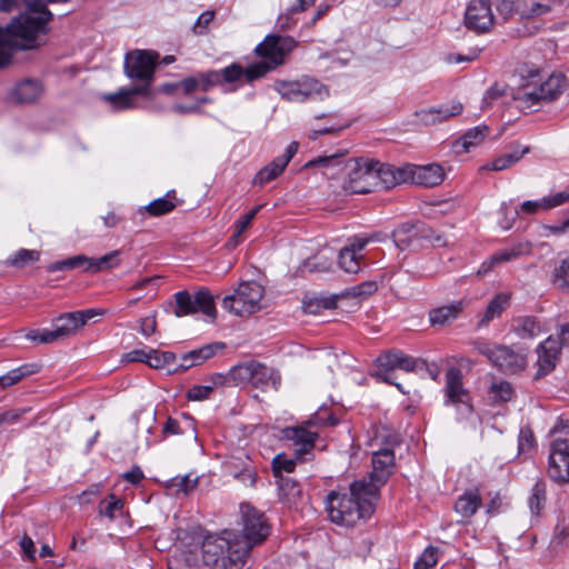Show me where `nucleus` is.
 Returning a JSON list of instances; mask_svg holds the SVG:
<instances>
[{
    "label": "nucleus",
    "mask_w": 569,
    "mask_h": 569,
    "mask_svg": "<svg viewBox=\"0 0 569 569\" xmlns=\"http://www.w3.org/2000/svg\"><path fill=\"white\" fill-rule=\"evenodd\" d=\"M473 348L499 371L506 375H515L526 369L528 365V349L500 343H491L486 340L473 341Z\"/></svg>",
    "instance_id": "nucleus-3"
},
{
    "label": "nucleus",
    "mask_w": 569,
    "mask_h": 569,
    "mask_svg": "<svg viewBox=\"0 0 569 569\" xmlns=\"http://www.w3.org/2000/svg\"><path fill=\"white\" fill-rule=\"evenodd\" d=\"M201 552L204 565L212 569H230L232 566H243L246 562L243 549L238 548L234 532L231 530L206 536Z\"/></svg>",
    "instance_id": "nucleus-2"
},
{
    "label": "nucleus",
    "mask_w": 569,
    "mask_h": 569,
    "mask_svg": "<svg viewBox=\"0 0 569 569\" xmlns=\"http://www.w3.org/2000/svg\"><path fill=\"white\" fill-rule=\"evenodd\" d=\"M407 164L403 167H395L389 163H382L375 160V182L376 189H390L400 183L408 182Z\"/></svg>",
    "instance_id": "nucleus-22"
},
{
    "label": "nucleus",
    "mask_w": 569,
    "mask_h": 569,
    "mask_svg": "<svg viewBox=\"0 0 569 569\" xmlns=\"http://www.w3.org/2000/svg\"><path fill=\"white\" fill-rule=\"evenodd\" d=\"M296 468L295 459H288L284 455H277L272 460V471L276 479L284 477L282 472H292Z\"/></svg>",
    "instance_id": "nucleus-55"
},
{
    "label": "nucleus",
    "mask_w": 569,
    "mask_h": 569,
    "mask_svg": "<svg viewBox=\"0 0 569 569\" xmlns=\"http://www.w3.org/2000/svg\"><path fill=\"white\" fill-rule=\"evenodd\" d=\"M547 501L546 482L538 480L531 488V493L528 499L529 508L536 516L540 513Z\"/></svg>",
    "instance_id": "nucleus-46"
},
{
    "label": "nucleus",
    "mask_w": 569,
    "mask_h": 569,
    "mask_svg": "<svg viewBox=\"0 0 569 569\" xmlns=\"http://www.w3.org/2000/svg\"><path fill=\"white\" fill-rule=\"evenodd\" d=\"M465 26L477 34L490 32L495 26L490 0H471L466 8Z\"/></svg>",
    "instance_id": "nucleus-16"
},
{
    "label": "nucleus",
    "mask_w": 569,
    "mask_h": 569,
    "mask_svg": "<svg viewBox=\"0 0 569 569\" xmlns=\"http://www.w3.org/2000/svg\"><path fill=\"white\" fill-rule=\"evenodd\" d=\"M462 111V106L460 103L453 104L449 108H430V109H421L415 112L416 118L423 124L430 126L438 122H441L449 117L457 116Z\"/></svg>",
    "instance_id": "nucleus-30"
},
{
    "label": "nucleus",
    "mask_w": 569,
    "mask_h": 569,
    "mask_svg": "<svg viewBox=\"0 0 569 569\" xmlns=\"http://www.w3.org/2000/svg\"><path fill=\"white\" fill-rule=\"evenodd\" d=\"M223 347V343H211L187 352V359H191V361L186 363L184 368H191L203 363L216 355L217 349H222Z\"/></svg>",
    "instance_id": "nucleus-45"
},
{
    "label": "nucleus",
    "mask_w": 569,
    "mask_h": 569,
    "mask_svg": "<svg viewBox=\"0 0 569 569\" xmlns=\"http://www.w3.org/2000/svg\"><path fill=\"white\" fill-rule=\"evenodd\" d=\"M347 153V150H343L331 154L319 156L309 160L305 167H323L326 169H332L333 172H331L330 176L336 177L341 171H346V162L348 161V159H346Z\"/></svg>",
    "instance_id": "nucleus-31"
},
{
    "label": "nucleus",
    "mask_w": 569,
    "mask_h": 569,
    "mask_svg": "<svg viewBox=\"0 0 569 569\" xmlns=\"http://www.w3.org/2000/svg\"><path fill=\"white\" fill-rule=\"evenodd\" d=\"M445 406L463 407L467 412L472 411L471 397L463 387L462 372L459 368L451 367L445 376Z\"/></svg>",
    "instance_id": "nucleus-17"
},
{
    "label": "nucleus",
    "mask_w": 569,
    "mask_h": 569,
    "mask_svg": "<svg viewBox=\"0 0 569 569\" xmlns=\"http://www.w3.org/2000/svg\"><path fill=\"white\" fill-rule=\"evenodd\" d=\"M242 529L241 535L234 533V540L239 549H243L247 559L250 550L262 543L270 535V525L263 512L250 505H241Z\"/></svg>",
    "instance_id": "nucleus-4"
},
{
    "label": "nucleus",
    "mask_w": 569,
    "mask_h": 569,
    "mask_svg": "<svg viewBox=\"0 0 569 569\" xmlns=\"http://www.w3.org/2000/svg\"><path fill=\"white\" fill-rule=\"evenodd\" d=\"M548 475L558 483L569 482V439L556 437L550 443Z\"/></svg>",
    "instance_id": "nucleus-15"
},
{
    "label": "nucleus",
    "mask_w": 569,
    "mask_h": 569,
    "mask_svg": "<svg viewBox=\"0 0 569 569\" xmlns=\"http://www.w3.org/2000/svg\"><path fill=\"white\" fill-rule=\"evenodd\" d=\"M408 182L423 186L435 187L443 181V170L439 164L415 166L407 164Z\"/></svg>",
    "instance_id": "nucleus-23"
},
{
    "label": "nucleus",
    "mask_w": 569,
    "mask_h": 569,
    "mask_svg": "<svg viewBox=\"0 0 569 569\" xmlns=\"http://www.w3.org/2000/svg\"><path fill=\"white\" fill-rule=\"evenodd\" d=\"M381 234L362 233L348 239V244L339 252V266L348 273H357L360 270L361 251L370 242L380 241Z\"/></svg>",
    "instance_id": "nucleus-14"
},
{
    "label": "nucleus",
    "mask_w": 569,
    "mask_h": 569,
    "mask_svg": "<svg viewBox=\"0 0 569 569\" xmlns=\"http://www.w3.org/2000/svg\"><path fill=\"white\" fill-rule=\"evenodd\" d=\"M284 168L286 166L278 158H276L272 162L264 166L257 172L252 183L263 186L280 176Z\"/></svg>",
    "instance_id": "nucleus-43"
},
{
    "label": "nucleus",
    "mask_w": 569,
    "mask_h": 569,
    "mask_svg": "<svg viewBox=\"0 0 569 569\" xmlns=\"http://www.w3.org/2000/svg\"><path fill=\"white\" fill-rule=\"evenodd\" d=\"M297 42L290 37L269 34L260 42L254 52L262 61L276 69L284 62L286 57L296 48Z\"/></svg>",
    "instance_id": "nucleus-13"
},
{
    "label": "nucleus",
    "mask_w": 569,
    "mask_h": 569,
    "mask_svg": "<svg viewBox=\"0 0 569 569\" xmlns=\"http://www.w3.org/2000/svg\"><path fill=\"white\" fill-rule=\"evenodd\" d=\"M234 68H222L220 70H207L198 72L194 76L187 77L181 80L182 92L186 96L194 91L208 92L214 87H221L224 91L230 88L231 82L234 80Z\"/></svg>",
    "instance_id": "nucleus-10"
},
{
    "label": "nucleus",
    "mask_w": 569,
    "mask_h": 569,
    "mask_svg": "<svg viewBox=\"0 0 569 569\" xmlns=\"http://www.w3.org/2000/svg\"><path fill=\"white\" fill-rule=\"evenodd\" d=\"M216 12L213 10H207L202 12L196 23L192 27V32L197 36H204L208 33L209 24L212 22Z\"/></svg>",
    "instance_id": "nucleus-58"
},
{
    "label": "nucleus",
    "mask_w": 569,
    "mask_h": 569,
    "mask_svg": "<svg viewBox=\"0 0 569 569\" xmlns=\"http://www.w3.org/2000/svg\"><path fill=\"white\" fill-rule=\"evenodd\" d=\"M377 499L367 493L363 482L353 481L349 493L329 492L326 501L328 517L338 526L353 527L360 520L371 517Z\"/></svg>",
    "instance_id": "nucleus-1"
},
{
    "label": "nucleus",
    "mask_w": 569,
    "mask_h": 569,
    "mask_svg": "<svg viewBox=\"0 0 569 569\" xmlns=\"http://www.w3.org/2000/svg\"><path fill=\"white\" fill-rule=\"evenodd\" d=\"M513 388L506 380H495L489 387L488 395L493 403H505L512 399Z\"/></svg>",
    "instance_id": "nucleus-42"
},
{
    "label": "nucleus",
    "mask_w": 569,
    "mask_h": 569,
    "mask_svg": "<svg viewBox=\"0 0 569 569\" xmlns=\"http://www.w3.org/2000/svg\"><path fill=\"white\" fill-rule=\"evenodd\" d=\"M481 507L478 490H466L455 502V511L461 516V522H467Z\"/></svg>",
    "instance_id": "nucleus-29"
},
{
    "label": "nucleus",
    "mask_w": 569,
    "mask_h": 569,
    "mask_svg": "<svg viewBox=\"0 0 569 569\" xmlns=\"http://www.w3.org/2000/svg\"><path fill=\"white\" fill-rule=\"evenodd\" d=\"M317 0H296L284 13H281L278 18V22L282 29L290 28L292 26L291 16L300 12H305L316 3Z\"/></svg>",
    "instance_id": "nucleus-49"
},
{
    "label": "nucleus",
    "mask_w": 569,
    "mask_h": 569,
    "mask_svg": "<svg viewBox=\"0 0 569 569\" xmlns=\"http://www.w3.org/2000/svg\"><path fill=\"white\" fill-rule=\"evenodd\" d=\"M212 392V386L196 385L188 390L187 398L191 401H202L209 399Z\"/></svg>",
    "instance_id": "nucleus-63"
},
{
    "label": "nucleus",
    "mask_w": 569,
    "mask_h": 569,
    "mask_svg": "<svg viewBox=\"0 0 569 569\" xmlns=\"http://www.w3.org/2000/svg\"><path fill=\"white\" fill-rule=\"evenodd\" d=\"M535 436L529 429H521L518 439V449L520 453H527L535 447Z\"/></svg>",
    "instance_id": "nucleus-64"
},
{
    "label": "nucleus",
    "mask_w": 569,
    "mask_h": 569,
    "mask_svg": "<svg viewBox=\"0 0 569 569\" xmlns=\"http://www.w3.org/2000/svg\"><path fill=\"white\" fill-rule=\"evenodd\" d=\"M276 90L282 98L292 102L323 100L329 96L325 84L313 78L305 77L295 81H278Z\"/></svg>",
    "instance_id": "nucleus-7"
},
{
    "label": "nucleus",
    "mask_w": 569,
    "mask_h": 569,
    "mask_svg": "<svg viewBox=\"0 0 569 569\" xmlns=\"http://www.w3.org/2000/svg\"><path fill=\"white\" fill-rule=\"evenodd\" d=\"M276 482L279 500L290 507L297 505L302 497L300 483L291 477H279V479H276Z\"/></svg>",
    "instance_id": "nucleus-32"
},
{
    "label": "nucleus",
    "mask_w": 569,
    "mask_h": 569,
    "mask_svg": "<svg viewBox=\"0 0 569 569\" xmlns=\"http://www.w3.org/2000/svg\"><path fill=\"white\" fill-rule=\"evenodd\" d=\"M123 507L124 503L122 499L114 495H109L106 499L100 501L99 513L112 521L122 513Z\"/></svg>",
    "instance_id": "nucleus-48"
},
{
    "label": "nucleus",
    "mask_w": 569,
    "mask_h": 569,
    "mask_svg": "<svg viewBox=\"0 0 569 569\" xmlns=\"http://www.w3.org/2000/svg\"><path fill=\"white\" fill-rule=\"evenodd\" d=\"M120 251L113 250L100 258H92L93 260V273H98L104 270H110L120 266Z\"/></svg>",
    "instance_id": "nucleus-52"
},
{
    "label": "nucleus",
    "mask_w": 569,
    "mask_h": 569,
    "mask_svg": "<svg viewBox=\"0 0 569 569\" xmlns=\"http://www.w3.org/2000/svg\"><path fill=\"white\" fill-rule=\"evenodd\" d=\"M511 293L499 292L488 303L482 318L478 322V327H487L490 321L499 318L502 312L510 306Z\"/></svg>",
    "instance_id": "nucleus-33"
},
{
    "label": "nucleus",
    "mask_w": 569,
    "mask_h": 569,
    "mask_svg": "<svg viewBox=\"0 0 569 569\" xmlns=\"http://www.w3.org/2000/svg\"><path fill=\"white\" fill-rule=\"evenodd\" d=\"M177 207L176 191H169L164 197L151 201L144 210L152 217L170 213Z\"/></svg>",
    "instance_id": "nucleus-40"
},
{
    "label": "nucleus",
    "mask_w": 569,
    "mask_h": 569,
    "mask_svg": "<svg viewBox=\"0 0 569 569\" xmlns=\"http://www.w3.org/2000/svg\"><path fill=\"white\" fill-rule=\"evenodd\" d=\"M158 53L147 50H133L124 57L123 70L131 80L141 81V86L151 89L154 79Z\"/></svg>",
    "instance_id": "nucleus-9"
},
{
    "label": "nucleus",
    "mask_w": 569,
    "mask_h": 569,
    "mask_svg": "<svg viewBox=\"0 0 569 569\" xmlns=\"http://www.w3.org/2000/svg\"><path fill=\"white\" fill-rule=\"evenodd\" d=\"M79 328H81V318L73 316L72 312L62 313L52 322V329L59 340L73 336Z\"/></svg>",
    "instance_id": "nucleus-34"
},
{
    "label": "nucleus",
    "mask_w": 569,
    "mask_h": 569,
    "mask_svg": "<svg viewBox=\"0 0 569 569\" xmlns=\"http://www.w3.org/2000/svg\"><path fill=\"white\" fill-rule=\"evenodd\" d=\"M465 309L462 300L433 308L429 311V321L432 326H447L458 319Z\"/></svg>",
    "instance_id": "nucleus-27"
},
{
    "label": "nucleus",
    "mask_w": 569,
    "mask_h": 569,
    "mask_svg": "<svg viewBox=\"0 0 569 569\" xmlns=\"http://www.w3.org/2000/svg\"><path fill=\"white\" fill-rule=\"evenodd\" d=\"M566 88V77L552 73L540 83L529 82L518 90L515 99L523 107L532 108L542 102L556 100Z\"/></svg>",
    "instance_id": "nucleus-5"
},
{
    "label": "nucleus",
    "mask_w": 569,
    "mask_h": 569,
    "mask_svg": "<svg viewBox=\"0 0 569 569\" xmlns=\"http://www.w3.org/2000/svg\"><path fill=\"white\" fill-rule=\"evenodd\" d=\"M502 219L499 221L500 227L503 230H509L516 221L519 210L510 203L503 202L499 210Z\"/></svg>",
    "instance_id": "nucleus-57"
},
{
    "label": "nucleus",
    "mask_w": 569,
    "mask_h": 569,
    "mask_svg": "<svg viewBox=\"0 0 569 569\" xmlns=\"http://www.w3.org/2000/svg\"><path fill=\"white\" fill-rule=\"evenodd\" d=\"M536 352L538 359L533 379L538 380L555 370L561 355L560 342L553 336H549L537 346Z\"/></svg>",
    "instance_id": "nucleus-18"
},
{
    "label": "nucleus",
    "mask_w": 569,
    "mask_h": 569,
    "mask_svg": "<svg viewBox=\"0 0 569 569\" xmlns=\"http://www.w3.org/2000/svg\"><path fill=\"white\" fill-rule=\"evenodd\" d=\"M305 310L309 313H317L319 311V308L323 309H332L336 307V298L329 297V298H316L315 300L305 301Z\"/></svg>",
    "instance_id": "nucleus-61"
},
{
    "label": "nucleus",
    "mask_w": 569,
    "mask_h": 569,
    "mask_svg": "<svg viewBox=\"0 0 569 569\" xmlns=\"http://www.w3.org/2000/svg\"><path fill=\"white\" fill-rule=\"evenodd\" d=\"M231 477L247 487H254L258 479V473L252 461L248 457H244V461H242L240 471H237L234 468H232Z\"/></svg>",
    "instance_id": "nucleus-47"
},
{
    "label": "nucleus",
    "mask_w": 569,
    "mask_h": 569,
    "mask_svg": "<svg viewBox=\"0 0 569 569\" xmlns=\"http://www.w3.org/2000/svg\"><path fill=\"white\" fill-rule=\"evenodd\" d=\"M529 151V147H523L522 149L516 148L512 152L497 157L490 163L486 164L483 169L493 171H501L508 169L515 163H517Z\"/></svg>",
    "instance_id": "nucleus-39"
},
{
    "label": "nucleus",
    "mask_w": 569,
    "mask_h": 569,
    "mask_svg": "<svg viewBox=\"0 0 569 569\" xmlns=\"http://www.w3.org/2000/svg\"><path fill=\"white\" fill-rule=\"evenodd\" d=\"M251 367L253 370L250 387L261 391L279 389L281 377L277 370L254 360H251Z\"/></svg>",
    "instance_id": "nucleus-25"
},
{
    "label": "nucleus",
    "mask_w": 569,
    "mask_h": 569,
    "mask_svg": "<svg viewBox=\"0 0 569 569\" xmlns=\"http://www.w3.org/2000/svg\"><path fill=\"white\" fill-rule=\"evenodd\" d=\"M93 260L84 254H78L64 260L56 261L47 267L48 272L63 271L81 268L83 271L93 273Z\"/></svg>",
    "instance_id": "nucleus-37"
},
{
    "label": "nucleus",
    "mask_w": 569,
    "mask_h": 569,
    "mask_svg": "<svg viewBox=\"0 0 569 569\" xmlns=\"http://www.w3.org/2000/svg\"><path fill=\"white\" fill-rule=\"evenodd\" d=\"M251 361L239 363L233 366L229 370V380L231 386L236 387H248L252 378Z\"/></svg>",
    "instance_id": "nucleus-44"
},
{
    "label": "nucleus",
    "mask_w": 569,
    "mask_h": 569,
    "mask_svg": "<svg viewBox=\"0 0 569 569\" xmlns=\"http://www.w3.org/2000/svg\"><path fill=\"white\" fill-rule=\"evenodd\" d=\"M227 68H234L233 70L236 77L234 80L231 82L230 88H226L224 92H234L242 84L243 80L248 83H252L256 80L263 78L268 72L273 70L268 64V62L262 60L251 63L246 68L238 62H233L227 66Z\"/></svg>",
    "instance_id": "nucleus-21"
},
{
    "label": "nucleus",
    "mask_w": 569,
    "mask_h": 569,
    "mask_svg": "<svg viewBox=\"0 0 569 569\" xmlns=\"http://www.w3.org/2000/svg\"><path fill=\"white\" fill-rule=\"evenodd\" d=\"M40 252L37 250L19 249L7 259V264L14 268H23L29 263L38 261Z\"/></svg>",
    "instance_id": "nucleus-50"
},
{
    "label": "nucleus",
    "mask_w": 569,
    "mask_h": 569,
    "mask_svg": "<svg viewBox=\"0 0 569 569\" xmlns=\"http://www.w3.org/2000/svg\"><path fill=\"white\" fill-rule=\"evenodd\" d=\"M176 362V355L171 351L149 350L148 366L153 369L167 370L168 373L177 372L178 368H172Z\"/></svg>",
    "instance_id": "nucleus-41"
},
{
    "label": "nucleus",
    "mask_w": 569,
    "mask_h": 569,
    "mask_svg": "<svg viewBox=\"0 0 569 569\" xmlns=\"http://www.w3.org/2000/svg\"><path fill=\"white\" fill-rule=\"evenodd\" d=\"M174 298L176 308L173 313L176 317L181 318L200 311L212 321L216 320L217 309L214 299L208 289L202 288L194 296H191L187 290H182L177 292Z\"/></svg>",
    "instance_id": "nucleus-8"
},
{
    "label": "nucleus",
    "mask_w": 569,
    "mask_h": 569,
    "mask_svg": "<svg viewBox=\"0 0 569 569\" xmlns=\"http://www.w3.org/2000/svg\"><path fill=\"white\" fill-rule=\"evenodd\" d=\"M518 0H496V8L503 20L518 16Z\"/></svg>",
    "instance_id": "nucleus-60"
},
{
    "label": "nucleus",
    "mask_w": 569,
    "mask_h": 569,
    "mask_svg": "<svg viewBox=\"0 0 569 569\" xmlns=\"http://www.w3.org/2000/svg\"><path fill=\"white\" fill-rule=\"evenodd\" d=\"M332 266V259L327 258L323 254H315L310 258H308L301 268V272L306 273H312V272H326L331 269Z\"/></svg>",
    "instance_id": "nucleus-51"
},
{
    "label": "nucleus",
    "mask_w": 569,
    "mask_h": 569,
    "mask_svg": "<svg viewBox=\"0 0 569 569\" xmlns=\"http://www.w3.org/2000/svg\"><path fill=\"white\" fill-rule=\"evenodd\" d=\"M488 126L481 124L469 129L457 142L456 148H461L463 152H469L471 148L479 146L489 134Z\"/></svg>",
    "instance_id": "nucleus-38"
},
{
    "label": "nucleus",
    "mask_w": 569,
    "mask_h": 569,
    "mask_svg": "<svg viewBox=\"0 0 569 569\" xmlns=\"http://www.w3.org/2000/svg\"><path fill=\"white\" fill-rule=\"evenodd\" d=\"M197 479H190L189 476L174 477L170 480L168 487L176 488L177 493L183 492L187 495L197 486Z\"/></svg>",
    "instance_id": "nucleus-59"
},
{
    "label": "nucleus",
    "mask_w": 569,
    "mask_h": 569,
    "mask_svg": "<svg viewBox=\"0 0 569 569\" xmlns=\"http://www.w3.org/2000/svg\"><path fill=\"white\" fill-rule=\"evenodd\" d=\"M43 92L40 81L26 79L14 87L11 97L19 103H31L38 100Z\"/></svg>",
    "instance_id": "nucleus-28"
},
{
    "label": "nucleus",
    "mask_w": 569,
    "mask_h": 569,
    "mask_svg": "<svg viewBox=\"0 0 569 569\" xmlns=\"http://www.w3.org/2000/svg\"><path fill=\"white\" fill-rule=\"evenodd\" d=\"M378 366L381 370L386 371L385 381L390 382L391 380L388 372L395 369H401L405 371H413L417 367V360L413 357L405 355L401 350H390L377 359Z\"/></svg>",
    "instance_id": "nucleus-24"
},
{
    "label": "nucleus",
    "mask_w": 569,
    "mask_h": 569,
    "mask_svg": "<svg viewBox=\"0 0 569 569\" xmlns=\"http://www.w3.org/2000/svg\"><path fill=\"white\" fill-rule=\"evenodd\" d=\"M552 283L562 290H569V258L562 259L552 271Z\"/></svg>",
    "instance_id": "nucleus-53"
},
{
    "label": "nucleus",
    "mask_w": 569,
    "mask_h": 569,
    "mask_svg": "<svg viewBox=\"0 0 569 569\" xmlns=\"http://www.w3.org/2000/svg\"><path fill=\"white\" fill-rule=\"evenodd\" d=\"M348 180L345 188L352 193H369L376 189L375 160L348 159L346 162Z\"/></svg>",
    "instance_id": "nucleus-11"
},
{
    "label": "nucleus",
    "mask_w": 569,
    "mask_h": 569,
    "mask_svg": "<svg viewBox=\"0 0 569 569\" xmlns=\"http://www.w3.org/2000/svg\"><path fill=\"white\" fill-rule=\"evenodd\" d=\"M512 332L520 339H532L540 335L541 326L539 321L531 316L518 317L512 320Z\"/></svg>",
    "instance_id": "nucleus-35"
},
{
    "label": "nucleus",
    "mask_w": 569,
    "mask_h": 569,
    "mask_svg": "<svg viewBox=\"0 0 569 569\" xmlns=\"http://www.w3.org/2000/svg\"><path fill=\"white\" fill-rule=\"evenodd\" d=\"M262 208L261 204L259 206H256L254 208H252L249 212H247L244 216H242L237 222H236V232L231 237V240L234 241L236 243L239 242V237L240 234L247 230L249 228V226L251 224L252 220L254 219V217L258 214V212L260 211V209Z\"/></svg>",
    "instance_id": "nucleus-56"
},
{
    "label": "nucleus",
    "mask_w": 569,
    "mask_h": 569,
    "mask_svg": "<svg viewBox=\"0 0 569 569\" xmlns=\"http://www.w3.org/2000/svg\"><path fill=\"white\" fill-rule=\"evenodd\" d=\"M532 252V244L529 241H520L512 244L510 248H505L496 251L489 258H487L479 267L477 274L485 276L489 273L493 268L501 263L517 260L521 257L530 256Z\"/></svg>",
    "instance_id": "nucleus-19"
},
{
    "label": "nucleus",
    "mask_w": 569,
    "mask_h": 569,
    "mask_svg": "<svg viewBox=\"0 0 569 569\" xmlns=\"http://www.w3.org/2000/svg\"><path fill=\"white\" fill-rule=\"evenodd\" d=\"M264 289L256 281H243L232 295L222 299V308L234 316L247 317L260 310Z\"/></svg>",
    "instance_id": "nucleus-6"
},
{
    "label": "nucleus",
    "mask_w": 569,
    "mask_h": 569,
    "mask_svg": "<svg viewBox=\"0 0 569 569\" xmlns=\"http://www.w3.org/2000/svg\"><path fill=\"white\" fill-rule=\"evenodd\" d=\"M372 471L368 478L357 480L363 482L369 496L378 498L380 488L388 481L395 467V453L392 449L385 448L372 453Z\"/></svg>",
    "instance_id": "nucleus-12"
},
{
    "label": "nucleus",
    "mask_w": 569,
    "mask_h": 569,
    "mask_svg": "<svg viewBox=\"0 0 569 569\" xmlns=\"http://www.w3.org/2000/svg\"><path fill=\"white\" fill-rule=\"evenodd\" d=\"M26 337L37 343H52L59 341L53 329L31 330Z\"/></svg>",
    "instance_id": "nucleus-62"
},
{
    "label": "nucleus",
    "mask_w": 569,
    "mask_h": 569,
    "mask_svg": "<svg viewBox=\"0 0 569 569\" xmlns=\"http://www.w3.org/2000/svg\"><path fill=\"white\" fill-rule=\"evenodd\" d=\"M517 6L520 19L541 17L551 10L550 0H518Z\"/></svg>",
    "instance_id": "nucleus-36"
},
{
    "label": "nucleus",
    "mask_w": 569,
    "mask_h": 569,
    "mask_svg": "<svg viewBox=\"0 0 569 569\" xmlns=\"http://www.w3.org/2000/svg\"><path fill=\"white\" fill-rule=\"evenodd\" d=\"M283 435L286 439L292 441L298 456L311 451L318 438V433L307 430L303 426L286 428Z\"/></svg>",
    "instance_id": "nucleus-26"
},
{
    "label": "nucleus",
    "mask_w": 569,
    "mask_h": 569,
    "mask_svg": "<svg viewBox=\"0 0 569 569\" xmlns=\"http://www.w3.org/2000/svg\"><path fill=\"white\" fill-rule=\"evenodd\" d=\"M150 97L151 89L147 86H136L131 88H121L117 92L103 93L101 99L107 102L112 110L123 111L134 109L137 107L136 97Z\"/></svg>",
    "instance_id": "nucleus-20"
},
{
    "label": "nucleus",
    "mask_w": 569,
    "mask_h": 569,
    "mask_svg": "<svg viewBox=\"0 0 569 569\" xmlns=\"http://www.w3.org/2000/svg\"><path fill=\"white\" fill-rule=\"evenodd\" d=\"M438 548L428 547L415 562L413 569H433L438 562Z\"/></svg>",
    "instance_id": "nucleus-54"
}]
</instances>
